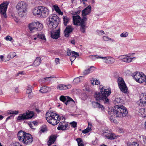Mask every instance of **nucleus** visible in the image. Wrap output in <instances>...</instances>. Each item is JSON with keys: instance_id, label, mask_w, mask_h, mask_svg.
I'll return each instance as SVG.
<instances>
[{"instance_id": "f257e3e1", "label": "nucleus", "mask_w": 146, "mask_h": 146, "mask_svg": "<svg viewBox=\"0 0 146 146\" xmlns=\"http://www.w3.org/2000/svg\"><path fill=\"white\" fill-rule=\"evenodd\" d=\"M120 98H116L114 102L115 105L114 108L111 110V112L116 117H121L126 116L128 113L127 109L123 106H119L121 104Z\"/></svg>"}, {"instance_id": "f03ea898", "label": "nucleus", "mask_w": 146, "mask_h": 146, "mask_svg": "<svg viewBox=\"0 0 146 146\" xmlns=\"http://www.w3.org/2000/svg\"><path fill=\"white\" fill-rule=\"evenodd\" d=\"M99 88L100 92H96L94 94L95 100L98 101H103L105 103H108L109 99L108 97L111 93V90L109 89H105L104 86L102 85H100Z\"/></svg>"}, {"instance_id": "7ed1b4c3", "label": "nucleus", "mask_w": 146, "mask_h": 146, "mask_svg": "<svg viewBox=\"0 0 146 146\" xmlns=\"http://www.w3.org/2000/svg\"><path fill=\"white\" fill-rule=\"evenodd\" d=\"M46 119L48 122L55 125L58 123L60 120L59 115L53 112H47L46 114Z\"/></svg>"}, {"instance_id": "20e7f679", "label": "nucleus", "mask_w": 146, "mask_h": 146, "mask_svg": "<svg viewBox=\"0 0 146 146\" xmlns=\"http://www.w3.org/2000/svg\"><path fill=\"white\" fill-rule=\"evenodd\" d=\"M17 137L19 141L26 144H31L33 141L32 137L31 134L22 131L18 132Z\"/></svg>"}, {"instance_id": "39448f33", "label": "nucleus", "mask_w": 146, "mask_h": 146, "mask_svg": "<svg viewBox=\"0 0 146 146\" xmlns=\"http://www.w3.org/2000/svg\"><path fill=\"white\" fill-rule=\"evenodd\" d=\"M19 15L23 17L26 15L28 11V7L27 4L24 1L19 2L16 6Z\"/></svg>"}, {"instance_id": "423d86ee", "label": "nucleus", "mask_w": 146, "mask_h": 146, "mask_svg": "<svg viewBox=\"0 0 146 146\" xmlns=\"http://www.w3.org/2000/svg\"><path fill=\"white\" fill-rule=\"evenodd\" d=\"M60 22V19L56 15L49 16L47 19V23L50 28L52 29L56 28Z\"/></svg>"}, {"instance_id": "0eeeda50", "label": "nucleus", "mask_w": 146, "mask_h": 146, "mask_svg": "<svg viewBox=\"0 0 146 146\" xmlns=\"http://www.w3.org/2000/svg\"><path fill=\"white\" fill-rule=\"evenodd\" d=\"M132 76L136 82L140 83L145 82L146 79V76L141 72H134Z\"/></svg>"}, {"instance_id": "6e6552de", "label": "nucleus", "mask_w": 146, "mask_h": 146, "mask_svg": "<svg viewBox=\"0 0 146 146\" xmlns=\"http://www.w3.org/2000/svg\"><path fill=\"white\" fill-rule=\"evenodd\" d=\"M117 82L121 91L123 93H127V88L123 79L121 77H119L117 79Z\"/></svg>"}, {"instance_id": "1a4fd4ad", "label": "nucleus", "mask_w": 146, "mask_h": 146, "mask_svg": "<svg viewBox=\"0 0 146 146\" xmlns=\"http://www.w3.org/2000/svg\"><path fill=\"white\" fill-rule=\"evenodd\" d=\"M8 5L7 2H3L0 5V13L2 18H6L7 16L6 14V12Z\"/></svg>"}, {"instance_id": "9d476101", "label": "nucleus", "mask_w": 146, "mask_h": 146, "mask_svg": "<svg viewBox=\"0 0 146 146\" xmlns=\"http://www.w3.org/2000/svg\"><path fill=\"white\" fill-rule=\"evenodd\" d=\"M34 115L33 111H29L27 112L21 114L17 117L18 120H24L31 118Z\"/></svg>"}, {"instance_id": "9b49d317", "label": "nucleus", "mask_w": 146, "mask_h": 146, "mask_svg": "<svg viewBox=\"0 0 146 146\" xmlns=\"http://www.w3.org/2000/svg\"><path fill=\"white\" fill-rule=\"evenodd\" d=\"M98 58L103 59L104 60V62L106 64H113L115 61L114 58L111 57H106L95 55L94 56V58L92 59L94 60Z\"/></svg>"}, {"instance_id": "f8f14e48", "label": "nucleus", "mask_w": 146, "mask_h": 146, "mask_svg": "<svg viewBox=\"0 0 146 146\" xmlns=\"http://www.w3.org/2000/svg\"><path fill=\"white\" fill-rule=\"evenodd\" d=\"M40 17H46L49 15V10L46 7L42 6H40Z\"/></svg>"}, {"instance_id": "ddd939ff", "label": "nucleus", "mask_w": 146, "mask_h": 146, "mask_svg": "<svg viewBox=\"0 0 146 146\" xmlns=\"http://www.w3.org/2000/svg\"><path fill=\"white\" fill-rule=\"evenodd\" d=\"M140 99L138 104L141 106L146 105V93H142L140 95Z\"/></svg>"}, {"instance_id": "4468645a", "label": "nucleus", "mask_w": 146, "mask_h": 146, "mask_svg": "<svg viewBox=\"0 0 146 146\" xmlns=\"http://www.w3.org/2000/svg\"><path fill=\"white\" fill-rule=\"evenodd\" d=\"M119 60H121L123 62H130L132 60L135 58V57H130L129 56L127 55H122L119 56L118 57Z\"/></svg>"}, {"instance_id": "2eb2a0df", "label": "nucleus", "mask_w": 146, "mask_h": 146, "mask_svg": "<svg viewBox=\"0 0 146 146\" xmlns=\"http://www.w3.org/2000/svg\"><path fill=\"white\" fill-rule=\"evenodd\" d=\"M72 17L73 23L74 25H80L82 23V22L84 23V20L81 19L79 15L73 16Z\"/></svg>"}, {"instance_id": "dca6fc26", "label": "nucleus", "mask_w": 146, "mask_h": 146, "mask_svg": "<svg viewBox=\"0 0 146 146\" xmlns=\"http://www.w3.org/2000/svg\"><path fill=\"white\" fill-rule=\"evenodd\" d=\"M60 100L63 102H66L65 104L66 105L68 104L69 102H70L72 101L74 102V101L72 98L68 96H61L60 97Z\"/></svg>"}, {"instance_id": "f3484780", "label": "nucleus", "mask_w": 146, "mask_h": 146, "mask_svg": "<svg viewBox=\"0 0 146 146\" xmlns=\"http://www.w3.org/2000/svg\"><path fill=\"white\" fill-rule=\"evenodd\" d=\"M72 87L70 84L65 85L63 84H60L57 85V89L60 90H64L71 88Z\"/></svg>"}, {"instance_id": "a211bd4d", "label": "nucleus", "mask_w": 146, "mask_h": 146, "mask_svg": "<svg viewBox=\"0 0 146 146\" xmlns=\"http://www.w3.org/2000/svg\"><path fill=\"white\" fill-rule=\"evenodd\" d=\"M60 30L58 29L55 31H51V36L52 38L55 39L58 38L60 35Z\"/></svg>"}, {"instance_id": "6ab92c4d", "label": "nucleus", "mask_w": 146, "mask_h": 146, "mask_svg": "<svg viewBox=\"0 0 146 146\" xmlns=\"http://www.w3.org/2000/svg\"><path fill=\"white\" fill-rule=\"evenodd\" d=\"M73 30V28L72 26L69 25L67 26L64 31L65 36L68 37L69 35V34Z\"/></svg>"}, {"instance_id": "aec40b11", "label": "nucleus", "mask_w": 146, "mask_h": 146, "mask_svg": "<svg viewBox=\"0 0 146 146\" xmlns=\"http://www.w3.org/2000/svg\"><path fill=\"white\" fill-rule=\"evenodd\" d=\"M40 6L35 7L32 10L33 15L35 16L40 17Z\"/></svg>"}, {"instance_id": "412c9836", "label": "nucleus", "mask_w": 146, "mask_h": 146, "mask_svg": "<svg viewBox=\"0 0 146 146\" xmlns=\"http://www.w3.org/2000/svg\"><path fill=\"white\" fill-rule=\"evenodd\" d=\"M91 10V7L90 5L88 6L82 11L83 16H85L90 13Z\"/></svg>"}, {"instance_id": "4be33fe9", "label": "nucleus", "mask_w": 146, "mask_h": 146, "mask_svg": "<svg viewBox=\"0 0 146 146\" xmlns=\"http://www.w3.org/2000/svg\"><path fill=\"white\" fill-rule=\"evenodd\" d=\"M105 133H106L105 135V136L107 139L112 140L116 139L117 138V136L113 133H108L107 132H106Z\"/></svg>"}, {"instance_id": "5701e85b", "label": "nucleus", "mask_w": 146, "mask_h": 146, "mask_svg": "<svg viewBox=\"0 0 146 146\" xmlns=\"http://www.w3.org/2000/svg\"><path fill=\"white\" fill-rule=\"evenodd\" d=\"M56 136L54 135H51L50 137L49 140L47 142V144L48 146H50L52 144L54 143L56 140Z\"/></svg>"}, {"instance_id": "b1692460", "label": "nucleus", "mask_w": 146, "mask_h": 146, "mask_svg": "<svg viewBox=\"0 0 146 146\" xmlns=\"http://www.w3.org/2000/svg\"><path fill=\"white\" fill-rule=\"evenodd\" d=\"M95 69V68L94 66H91L88 69L85 70L83 72V74L86 75L92 72Z\"/></svg>"}, {"instance_id": "393cba45", "label": "nucleus", "mask_w": 146, "mask_h": 146, "mask_svg": "<svg viewBox=\"0 0 146 146\" xmlns=\"http://www.w3.org/2000/svg\"><path fill=\"white\" fill-rule=\"evenodd\" d=\"M67 127V124L64 122H60L59 124V126L57 127V129L58 130H64L66 129Z\"/></svg>"}, {"instance_id": "a878e982", "label": "nucleus", "mask_w": 146, "mask_h": 146, "mask_svg": "<svg viewBox=\"0 0 146 146\" xmlns=\"http://www.w3.org/2000/svg\"><path fill=\"white\" fill-rule=\"evenodd\" d=\"M138 114L142 117H146V109L141 108L139 109Z\"/></svg>"}, {"instance_id": "bb28decb", "label": "nucleus", "mask_w": 146, "mask_h": 146, "mask_svg": "<svg viewBox=\"0 0 146 146\" xmlns=\"http://www.w3.org/2000/svg\"><path fill=\"white\" fill-rule=\"evenodd\" d=\"M36 22H33L29 25V28L31 32H33L34 30L36 31Z\"/></svg>"}, {"instance_id": "cd10ccee", "label": "nucleus", "mask_w": 146, "mask_h": 146, "mask_svg": "<svg viewBox=\"0 0 146 146\" xmlns=\"http://www.w3.org/2000/svg\"><path fill=\"white\" fill-rule=\"evenodd\" d=\"M50 90V88L46 86L42 87L39 90L40 92L42 93H45Z\"/></svg>"}, {"instance_id": "c85d7f7f", "label": "nucleus", "mask_w": 146, "mask_h": 146, "mask_svg": "<svg viewBox=\"0 0 146 146\" xmlns=\"http://www.w3.org/2000/svg\"><path fill=\"white\" fill-rule=\"evenodd\" d=\"M41 61L40 58L39 57H37L34 62L33 65L35 66H38L40 64Z\"/></svg>"}, {"instance_id": "c756f323", "label": "nucleus", "mask_w": 146, "mask_h": 146, "mask_svg": "<svg viewBox=\"0 0 146 146\" xmlns=\"http://www.w3.org/2000/svg\"><path fill=\"white\" fill-rule=\"evenodd\" d=\"M53 7L56 12L59 15H62L63 14L62 12H61L58 7L57 5H54Z\"/></svg>"}, {"instance_id": "7c9ffc66", "label": "nucleus", "mask_w": 146, "mask_h": 146, "mask_svg": "<svg viewBox=\"0 0 146 146\" xmlns=\"http://www.w3.org/2000/svg\"><path fill=\"white\" fill-rule=\"evenodd\" d=\"M91 84L93 85H98L100 84V82L99 80L96 78H92L91 80Z\"/></svg>"}, {"instance_id": "2f4dec72", "label": "nucleus", "mask_w": 146, "mask_h": 146, "mask_svg": "<svg viewBox=\"0 0 146 146\" xmlns=\"http://www.w3.org/2000/svg\"><path fill=\"white\" fill-rule=\"evenodd\" d=\"M80 30L83 33H85V23L82 22V23L80 25Z\"/></svg>"}, {"instance_id": "473e14b6", "label": "nucleus", "mask_w": 146, "mask_h": 146, "mask_svg": "<svg viewBox=\"0 0 146 146\" xmlns=\"http://www.w3.org/2000/svg\"><path fill=\"white\" fill-rule=\"evenodd\" d=\"M36 31H40L43 28V26L42 24L38 22H36Z\"/></svg>"}, {"instance_id": "72a5a7b5", "label": "nucleus", "mask_w": 146, "mask_h": 146, "mask_svg": "<svg viewBox=\"0 0 146 146\" xmlns=\"http://www.w3.org/2000/svg\"><path fill=\"white\" fill-rule=\"evenodd\" d=\"M71 53L72 56L71 58L70 59V60L72 62V58H73L74 59H75L76 57V56H79V54L77 52L74 51H72Z\"/></svg>"}, {"instance_id": "f704fd0d", "label": "nucleus", "mask_w": 146, "mask_h": 146, "mask_svg": "<svg viewBox=\"0 0 146 146\" xmlns=\"http://www.w3.org/2000/svg\"><path fill=\"white\" fill-rule=\"evenodd\" d=\"M76 141L78 142V146H84L82 139L80 138H78L76 139Z\"/></svg>"}, {"instance_id": "c9c22d12", "label": "nucleus", "mask_w": 146, "mask_h": 146, "mask_svg": "<svg viewBox=\"0 0 146 146\" xmlns=\"http://www.w3.org/2000/svg\"><path fill=\"white\" fill-rule=\"evenodd\" d=\"M37 38L44 40H46V38L44 34H36Z\"/></svg>"}, {"instance_id": "e433bc0d", "label": "nucleus", "mask_w": 146, "mask_h": 146, "mask_svg": "<svg viewBox=\"0 0 146 146\" xmlns=\"http://www.w3.org/2000/svg\"><path fill=\"white\" fill-rule=\"evenodd\" d=\"M70 20V19L69 18L66 16H63L64 24L65 26L67 25Z\"/></svg>"}, {"instance_id": "4c0bfd02", "label": "nucleus", "mask_w": 146, "mask_h": 146, "mask_svg": "<svg viewBox=\"0 0 146 146\" xmlns=\"http://www.w3.org/2000/svg\"><path fill=\"white\" fill-rule=\"evenodd\" d=\"M56 78V77L54 75H53L50 77H46L44 78L43 79L46 80V81H51L52 80L53 78Z\"/></svg>"}, {"instance_id": "58836bf2", "label": "nucleus", "mask_w": 146, "mask_h": 146, "mask_svg": "<svg viewBox=\"0 0 146 146\" xmlns=\"http://www.w3.org/2000/svg\"><path fill=\"white\" fill-rule=\"evenodd\" d=\"M127 146H139V144L135 142H129L127 143Z\"/></svg>"}, {"instance_id": "ea45409f", "label": "nucleus", "mask_w": 146, "mask_h": 146, "mask_svg": "<svg viewBox=\"0 0 146 146\" xmlns=\"http://www.w3.org/2000/svg\"><path fill=\"white\" fill-rule=\"evenodd\" d=\"M82 76H80L75 78L74 80V82L75 83H78L80 82V78L82 77Z\"/></svg>"}, {"instance_id": "a19ab883", "label": "nucleus", "mask_w": 146, "mask_h": 146, "mask_svg": "<svg viewBox=\"0 0 146 146\" xmlns=\"http://www.w3.org/2000/svg\"><path fill=\"white\" fill-rule=\"evenodd\" d=\"M21 144L18 142H15L12 143L9 146H21Z\"/></svg>"}, {"instance_id": "79ce46f5", "label": "nucleus", "mask_w": 146, "mask_h": 146, "mask_svg": "<svg viewBox=\"0 0 146 146\" xmlns=\"http://www.w3.org/2000/svg\"><path fill=\"white\" fill-rule=\"evenodd\" d=\"M28 87V88L26 91V94H30V93H31L32 88V86L30 85H29Z\"/></svg>"}, {"instance_id": "37998d69", "label": "nucleus", "mask_w": 146, "mask_h": 146, "mask_svg": "<svg viewBox=\"0 0 146 146\" xmlns=\"http://www.w3.org/2000/svg\"><path fill=\"white\" fill-rule=\"evenodd\" d=\"M19 113L18 111H13L11 110L9 111V112H8V113L9 114H17Z\"/></svg>"}, {"instance_id": "c03bdc74", "label": "nucleus", "mask_w": 146, "mask_h": 146, "mask_svg": "<svg viewBox=\"0 0 146 146\" xmlns=\"http://www.w3.org/2000/svg\"><path fill=\"white\" fill-rule=\"evenodd\" d=\"M91 129V128L88 127L86 129L82 130V133L84 134L87 133H88L89 131H90Z\"/></svg>"}, {"instance_id": "a18cd8bd", "label": "nucleus", "mask_w": 146, "mask_h": 146, "mask_svg": "<svg viewBox=\"0 0 146 146\" xmlns=\"http://www.w3.org/2000/svg\"><path fill=\"white\" fill-rule=\"evenodd\" d=\"M128 33L127 32H124L120 34V36L121 37H126L128 36Z\"/></svg>"}, {"instance_id": "49530a36", "label": "nucleus", "mask_w": 146, "mask_h": 146, "mask_svg": "<svg viewBox=\"0 0 146 146\" xmlns=\"http://www.w3.org/2000/svg\"><path fill=\"white\" fill-rule=\"evenodd\" d=\"M47 131L46 128V126L44 125L42 126L41 129V131L42 132H44Z\"/></svg>"}, {"instance_id": "de8ad7c7", "label": "nucleus", "mask_w": 146, "mask_h": 146, "mask_svg": "<svg viewBox=\"0 0 146 146\" xmlns=\"http://www.w3.org/2000/svg\"><path fill=\"white\" fill-rule=\"evenodd\" d=\"M103 38L104 40L106 41H108L109 40H111V38H110L106 36H104L103 37Z\"/></svg>"}, {"instance_id": "09e8293b", "label": "nucleus", "mask_w": 146, "mask_h": 146, "mask_svg": "<svg viewBox=\"0 0 146 146\" xmlns=\"http://www.w3.org/2000/svg\"><path fill=\"white\" fill-rule=\"evenodd\" d=\"M77 124V123L75 121H73L70 123L72 126L74 128L76 127Z\"/></svg>"}, {"instance_id": "8fccbe9b", "label": "nucleus", "mask_w": 146, "mask_h": 146, "mask_svg": "<svg viewBox=\"0 0 146 146\" xmlns=\"http://www.w3.org/2000/svg\"><path fill=\"white\" fill-rule=\"evenodd\" d=\"M100 104V103H98V102H94L93 103V105L94 107L95 108H98Z\"/></svg>"}, {"instance_id": "3c124183", "label": "nucleus", "mask_w": 146, "mask_h": 146, "mask_svg": "<svg viewBox=\"0 0 146 146\" xmlns=\"http://www.w3.org/2000/svg\"><path fill=\"white\" fill-rule=\"evenodd\" d=\"M97 33L98 34V35H102V33H103V34H104L105 33L104 31H103L102 30H97Z\"/></svg>"}, {"instance_id": "603ef678", "label": "nucleus", "mask_w": 146, "mask_h": 146, "mask_svg": "<svg viewBox=\"0 0 146 146\" xmlns=\"http://www.w3.org/2000/svg\"><path fill=\"white\" fill-rule=\"evenodd\" d=\"M5 39L7 41H11L12 40V38L11 37L9 36H7L5 38Z\"/></svg>"}, {"instance_id": "864d4df0", "label": "nucleus", "mask_w": 146, "mask_h": 146, "mask_svg": "<svg viewBox=\"0 0 146 146\" xmlns=\"http://www.w3.org/2000/svg\"><path fill=\"white\" fill-rule=\"evenodd\" d=\"M55 62L56 64H59L60 63V59L58 58H55Z\"/></svg>"}, {"instance_id": "5fc2aeb1", "label": "nucleus", "mask_w": 146, "mask_h": 146, "mask_svg": "<svg viewBox=\"0 0 146 146\" xmlns=\"http://www.w3.org/2000/svg\"><path fill=\"white\" fill-rule=\"evenodd\" d=\"M71 50L68 48L67 50V54L68 56H69L71 55Z\"/></svg>"}, {"instance_id": "6e6d98bb", "label": "nucleus", "mask_w": 146, "mask_h": 146, "mask_svg": "<svg viewBox=\"0 0 146 146\" xmlns=\"http://www.w3.org/2000/svg\"><path fill=\"white\" fill-rule=\"evenodd\" d=\"M98 108L101 109L102 110H103L104 109L103 106L100 104H99Z\"/></svg>"}, {"instance_id": "4d7b16f0", "label": "nucleus", "mask_w": 146, "mask_h": 146, "mask_svg": "<svg viewBox=\"0 0 146 146\" xmlns=\"http://www.w3.org/2000/svg\"><path fill=\"white\" fill-rule=\"evenodd\" d=\"M118 132L120 133H122L124 132L123 130L122 129L120 128H119L118 129Z\"/></svg>"}, {"instance_id": "13d9d810", "label": "nucleus", "mask_w": 146, "mask_h": 146, "mask_svg": "<svg viewBox=\"0 0 146 146\" xmlns=\"http://www.w3.org/2000/svg\"><path fill=\"white\" fill-rule=\"evenodd\" d=\"M33 124L31 122V123H28V125H29V127L32 129H33Z\"/></svg>"}, {"instance_id": "bf43d9fd", "label": "nucleus", "mask_w": 146, "mask_h": 146, "mask_svg": "<svg viewBox=\"0 0 146 146\" xmlns=\"http://www.w3.org/2000/svg\"><path fill=\"white\" fill-rule=\"evenodd\" d=\"M19 74H23V72L21 71V72H19L18 73H17L16 75V76H19Z\"/></svg>"}, {"instance_id": "052dcab7", "label": "nucleus", "mask_w": 146, "mask_h": 146, "mask_svg": "<svg viewBox=\"0 0 146 146\" xmlns=\"http://www.w3.org/2000/svg\"><path fill=\"white\" fill-rule=\"evenodd\" d=\"M32 38H33V39L34 40H36V39L37 38H38L37 37V36H36V35H33L32 36Z\"/></svg>"}, {"instance_id": "680f3d73", "label": "nucleus", "mask_w": 146, "mask_h": 146, "mask_svg": "<svg viewBox=\"0 0 146 146\" xmlns=\"http://www.w3.org/2000/svg\"><path fill=\"white\" fill-rule=\"evenodd\" d=\"M28 94V97L30 98H31L32 96V95H33L32 93H30V94Z\"/></svg>"}, {"instance_id": "e2e57ef3", "label": "nucleus", "mask_w": 146, "mask_h": 146, "mask_svg": "<svg viewBox=\"0 0 146 146\" xmlns=\"http://www.w3.org/2000/svg\"><path fill=\"white\" fill-rule=\"evenodd\" d=\"M12 16L13 17V18L14 19V20L16 22H17L18 20L17 18L15 16Z\"/></svg>"}, {"instance_id": "0e129e2a", "label": "nucleus", "mask_w": 146, "mask_h": 146, "mask_svg": "<svg viewBox=\"0 0 146 146\" xmlns=\"http://www.w3.org/2000/svg\"><path fill=\"white\" fill-rule=\"evenodd\" d=\"M31 123L33 124L34 125H36L37 124V122L36 121H33Z\"/></svg>"}, {"instance_id": "69168bd1", "label": "nucleus", "mask_w": 146, "mask_h": 146, "mask_svg": "<svg viewBox=\"0 0 146 146\" xmlns=\"http://www.w3.org/2000/svg\"><path fill=\"white\" fill-rule=\"evenodd\" d=\"M11 54L12 55L13 57L16 55V53L15 52H12L11 53Z\"/></svg>"}, {"instance_id": "338daca9", "label": "nucleus", "mask_w": 146, "mask_h": 146, "mask_svg": "<svg viewBox=\"0 0 146 146\" xmlns=\"http://www.w3.org/2000/svg\"><path fill=\"white\" fill-rule=\"evenodd\" d=\"M143 141L145 143H146V137L143 138Z\"/></svg>"}, {"instance_id": "774afa93", "label": "nucleus", "mask_w": 146, "mask_h": 146, "mask_svg": "<svg viewBox=\"0 0 146 146\" xmlns=\"http://www.w3.org/2000/svg\"><path fill=\"white\" fill-rule=\"evenodd\" d=\"M83 19H83L84 20V22L85 23L84 21H86L87 20V18L86 17H85V16H83Z\"/></svg>"}]
</instances>
